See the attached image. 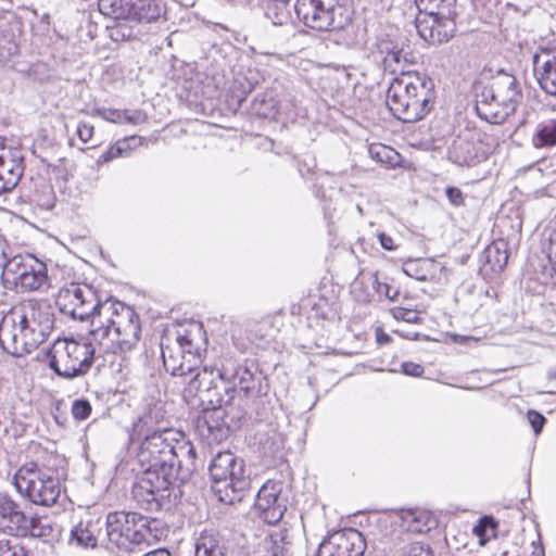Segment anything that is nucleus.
<instances>
[{
  "label": "nucleus",
  "instance_id": "obj_1",
  "mask_svg": "<svg viewBox=\"0 0 556 556\" xmlns=\"http://www.w3.org/2000/svg\"><path fill=\"white\" fill-rule=\"evenodd\" d=\"M162 418L161 409L151 407L132 424L129 434L130 443L138 445L136 459L142 469L132 485V498L148 511L170 504L178 479L175 440L181 431L159 427Z\"/></svg>",
  "mask_w": 556,
  "mask_h": 556
},
{
  "label": "nucleus",
  "instance_id": "obj_2",
  "mask_svg": "<svg viewBox=\"0 0 556 556\" xmlns=\"http://www.w3.org/2000/svg\"><path fill=\"white\" fill-rule=\"evenodd\" d=\"M56 304L64 315L74 319H90V337L103 353L126 352L140 340L138 314L127 304L108 299L100 302L92 287L71 283L60 290Z\"/></svg>",
  "mask_w": 556,
  "mask_h": 556
},
{
  "label": "nucleus",
  "instance_id": "obj_3",
  "mask_svg": "<svg viewBox=\"0 0 556 556\" xmlns=\"http://www.w3.org/2000/svg\"><path fill=\"white\" fill-rule=\"evenodd\" d=\"M54 315L46 303L29 301L0 323V346L15 357L31 353L51 334Z\"/></svg>",
  "mask_w": 556,
  "mask_h": 556
},
{
  "label": "nucleus",
  "instance_id": "obj_4",
  "mask_svg": "<svg viewBox=\"0 0 556 556\" xmlns=\"http://www.w3.org/2000/svg\"><path fill=\"white\" fill-rule=\"evenodd\" d=\"M476 112L491 124H501L515 113L522 93L517 78L508 73H500L473 86Z\"/></svg>",
  "mask_w": 556,
  "mask_h": 556
},
{
  "label": "nucleus",
  "instance_id": "obj_5",
  "mask_svg": "<svg viewBox=\"0 0 556 556\" xmlns=\"http://www.w3.org/2000/svg\"><path fill=\"white\" fill-rule=\"evenodd\" d=\"M432 88L431 79L407 70V74L392 80L387 91V105L402 122H417L431 109Z\"/></svg>",
  "mask_w": 556,
  "mask_h": 556
},
{
  "label": "nucleus",
  "instance_id": "obj_6",
  "mask_svg": "<svg viewBox=\"0 0 556 556\" xmlns=\"http://www.w3.org/2000/svg\"><path fill=\"white\" fill-rule=\"evenodd\" d=\"M164 536L162 522L134 511H112L105 520L104 538L118 549L132 551L156 544Z\"/></svg>",
  "mask_w": 556,
  "mask_h": 556
},
{
  "label": "nucleus",
  "instance_id": "obj_7",
  "mask_svg": "<svg viewBox=\"0 0 556 556\" xmlns=\"http://www.w3.org/2000/svg\"><path fill=\"white\" fill-rule=\"evenodd\" d=\"M13 484L22 497L45 507L56 504L64 491L58 472L37 462L22 465L13 476Z\"/></svg>",
  "mask_w": 556,
  "mask_h": 556
},
{
  "label": "nucleus",
  "instance_id": "obj_8",
  "mask_svg": "<svg viewBox=\"0 0 556 556\" xmlns=\"http://www.w3.org/2000/svg\"><path fill=\"white\" fill-rule=\"evenodd\" d=\"M99 344L89 336L80 341L75 339H58L51 351L49 366L60 377L73 379L86 375L93 362Z\"/></svg>",
  "mask_w": 556,
  "mask_h": 556
},
{
  "label": "nucleus",
  "instance_id": "obj_9",
  "mask_svg": "<svg viewBox=\"0 0 556 556\" xmlns=\"http://www.w3.org/2000/svg\"><path fill=\"white\" fill-rule=\"evenodd\" d=\"M210 476L213 490L222 502L232 503L237 494L244 491L250 481L245 477L244 462L230 451L217 453L212 459Z\"/></svg>",
  "mask_w": 556,
  "mask_h": 556
},
{
  "label": "nucleus",
  "instance_id": "obj_10",
  "mask_svg": "<svg viewBox=\"0 0 556 556\" xmlns=\"http://www.w3.org/2000/svg\"><path fill=\"white\" fill-rule=\"evenodd\" d=\"M5 287L17 292L45 290L49 287L47 265L31 254H16L9 258L1 273Z\"/></svg>",
  "mask_w": 556,
  "mask_h": 556
},
{
  "label": "nucleus",
  "instance_id": "obj_11",
  "mask_svg": "<svg viewBox=\"0 0 556 556\" xmlns=\"http://www.w3.org/2000/svg\"><path fill=\"white\" fill-rule=\"evenodd\" d=\"M294 12L306 27L318 31L339 30L350 23L340 0H296Z\"/></svg>",
  "mask_w": 556,
  "mask_h": 556
},
{
  "label": "nucleus",
  "instance_id": "obj_12",
  "mask_svg": "<svg viewBox=\"0 0 556 556\" xmlns=\"http://www.w3.org/2000/svg\"><path fill=\"white\" fill-rule=\"evenodd\" d=\"M216 375L219 380L227 382L228 388H236L237 394L242 392L247 399L261 397L268 390L266 378L253 363L242 365L230 353L220 356Z\"/></svg>",
  "mask_w": 556,
  "mask_h": 556
},
{
  "label": "nucleus",
  "instance_id": "obj_13",
  "mask_svg": "<svg viewBox=\"0 0 556 556\" xmlns=\"http://www.w3.org/2000/svg\"><path fill=\"white\" fill-rule=\"evenodd\" d=\"M130 4L131 0H98L99 12L113 20L106 29L115 42L137 39L141 34L139 28L129 24Z\"/></svg>",
  "mask_w": 556,
  "mask_h": 556
},
{
  "label": "nucleus",
  "instance_id": "obj_14",
  "mask_svg": "<svg viewBox=\"0 0 556 556\" xmlns=\"http://www.w3.org/2000/svg\"><path fill=\"white\" fill-rule=\"evenodd\" d=\"M282 489V482L269 480L256 494L255 509L260 518L268 525L278 523L287 510V500L281 496Z\"/></svg>",
  "mask_w": 556,
  "mask_h": 556
},
{
  "label": "nucleus",
  "instance_id": "obj_15",
  "mask_svg": "<svg viewBox=\"0 0 556 556\" xmlns=\"http://www.w3.org/2000/svg\"><path fill=\"white\" fill-rule=\"evenodd\" d=\"M366 543L363 534L355 529L337 531L320 544L317 556H363Z\"/></svg>",
  "mask_w": 556,
  "mask_h": 556
},
{
  "label": "nucleus",
  "instance_id": "obj_16",
  "mask_svg": "<svg viewBox=\"0 0 556 556\" xmlns=\"http://www.w3.org/2000/svg\"><path fill=\"white\" fill-rule=\"evenodd\" d=\"M194 429L198 435L208 444L223 441L231 430V424L227 420V408L202 409L194 420Z\"/></svg>",
  "mask_w": 556,
  "mask_h": 556
},
{
  "label": "nucleus",
  "instance_id": "obj_17",
  "mask_svg": "<svg viewBox=\"0 0 556 556\" xmlns=\"http://www.w3.org/2000/svg\"><path fill=\"white\" fill-rule=\"evenodd\" d=\"M415 27L420 38L431 45L447 42L452 37V8L444 5L434 15L417 16Z\"/></svg>",
  "mask_w": 556,
  "mask_h": 556
},
{
  "label": "nucleus",
  "instance_id": "obj_18",
  "mask_svg": "<svg viewBox=\"0 0 556 556\" xmlns=\"http://www.w3.org/2000/svg\"><path fill=\"white\" fill-rule=\"evenodd\" d=\"M494 140L481 130H472L457 146V162L465 165H475L485 161L491 154Z\"/></svg>",
  "mask_w": 556,
  "mask_h": 556
},
{
  "label": "nucleus",
  "instance_id": "obj_19",
  "mask_svg": "<svg viewBox=\"0 0 556 556\" xmlns=\"http://www.w3.org/2000/svg\"><path fill=\"white\" fill-rule=\"evenodd\" d=\"M24 156L20 149H2L0 152V194L14 189L24 173Z\"/></svg>",
  "mask_w": 556,
  "mask_h": 556
},
{
  "label": "nucleus",
  "instance_id": "obj_20",
  "mask_svg": "<svg viewBox=\"0 0 556 556\" xmlns=\"http://www.w3.org/2000/svg\"><path fill=\"white\" fill-rule=\"evenodd\" d=\"M535 73L540 87L547 94L556 96V47L541 48L534 56Z\"/></svg>",
  "mask_w": 556,
  "mask_h": 556
},
{
  "label": "nucleus",
  "instance_id": "obj_21",
  "mask_svg": "<svg viewBox=\"0 0 556 556\" xmlns=\"http://www.w3.org/2000/svg\"><path fill=\"white\" fill-rule=\"evenodd\" d=\"M401 528L413 534L429 532L437 527L435 516L425 508L402 509L400 513Z\"/></svg>",
  "mask_w": 556,
  "mask_h": 556
},
{
  "label": "nucleus",
  "instance_id": "obj_22",
  "mask_svg": "<svg viewBox=\"0 0 556 556\" xmlns=\"http://www.w3.org/2000/svg\"><path fill=\"white\" fill-rule=\"evenodd\" d=\"M166 13L162 0H131L129 24L138 28L139 24L159 22Z\"/></svg>",
  "mask_w": 556,
  "mask_h": 556
},
{
  "label": "nucleus",
  "instance_id": "obj_23",
  "mask_svg": "<svg viewBox=\"0 0 556 556\" xmlns=\"http://www.w3.org/2000/svg\"><path fill=\"white\" fill-rule=\"evenodd\" d=\"M27 515L9 494L0 492V527L16 535Z\"/></svg>",
  "mask_w": 556,
  "mask_h": 556
},
{
  "label": "nucleus",
  "instance_id": "obj_24",
  "mask_svg": "<svg viewBox=\"0 0 556 556\" xmlns=\"http://www.w3.org/2000/svg\"><path fill=\"white\" fill-rule=\"evenodd\" d=\"M217 367H219V363L211 368L204 366L188 381L184 390V399L189 405L194 407L197 404V396L201 395L202 391L211 390V388L217 383Z\"/></svg>",
  "mask_w": 556,
  "mask_h": 556
},
{
  "label": "nucleus",
  "instance_id": "obj_25",
  "mask_svg": "<svg viewBox=\"0 0 556 556\" xmlns=\"http://www.w3.org/2000/svg\"><path fill=\"white\" fill-rule=\"evenodd\" d=\"M175 454L177 455V468L179 469L177 480L185 482L197 469V453L192 443L186 439L184 432H181V438H176L175 440Z\"/></svg>",
  "mask_w": 556,
  "mask_h": 556
},
{
  "label": "nucleus",
  "instance_id": "obj_26",
  "mask_svg": "<svg viewBox=\"0 0 556 556\" xmlns=\"http://www.w3.org/2000/svg\"><path fill=\"white\" fill-rule=\"evenodd\" d=\"M265 77L263 72L256 67H247L237 74L235 79V96L237 98L238 105L245 100L247 96L251 93L256 86L264 81Z\"/></svg>",
  "mask_w": 556,
  "mask_h": 556
},
{
  "label": "nucleus",
  "instance_id": "obj_27",
  "mask_svg": "<svg viewBox=\"0 0 556 556\" xmlns=\"http://www.w3.org/2000/svg\"><path fill=\"white\" fill-rule=\"evenodd\" d=\"M195 556H227L223 538L214 530H204L195 541Z\"/></svg>",
  "mask_w": 556,
  "mask_h": 556
},
{
  "label": "nucleus",
  "instance_id": "obj_28",
  "mask_svg": "<svg viewBox=\"0 0 556 556\" xmlns=\"http://www.w3.org/2000/svg\"><path fill=\"white\" fill-rule=\"evenodd\" d=\"M380 53L384 54V67L391 72H400L401 75L407 74L406 65L409 63L408 54L397 45L389 41H381L378 46Z\"/></svg>",
  "mask_w": 556,
  "mask_h": 556
},
{
  "label": "nucleus",
  "instance_id": "obj_29",
  "mask_svg": "<svg viewBox=\"0 0 556 556\" xmlns=\"http://www.w3.org/2000/svg\"><path fill=\"white\" fill-rule=\"evenodd\" d=\"M101 536H104L99 521L79 522L71 533V540L84 547H96Z\"/></svg>",
  "mask_w": 556,
  "mask_h": 556
},
{
  "label": "nucleus",
  "instance_id": "obj_30",
  "mask_svg": "<svg viewBox=\"0 0 556 556\" xmlns=\"http://www.w3.org/2000/svg\"><path fill=\"white\" fill-rule=\"evenodd\" d=\"M53 528L46 519L34 515L26 517L22 529L18 530L15 536L46 539L51 536Z\"/></svg>",
  "mask_w": 556,
  "mask_h": 556
},
{
  "label": "nucleus",
  "instance_id": "obj_31",
  "mask_svg": "<svg viewBox=\"0 0 556 556\" xmlns=\"http://www.w3.org/2000/svg\"><path fill=\"white\" fill-rule=\"evenodd\" d=\"M224 392L227 400L224 403V408H227V420L231 424V430L240 426L241 421L247 415V403H236L237 389L224 387Z\"/></svg>",
  "mask_w": 556,
  "mask_h": 556
},
{
  "label": "nucleus",
  "instance_id": "obj_32",
  "mask_svg": "<svg viewBox=\"0 0 556 556\" xmlns=\"http://www.w3.org/2000/svg\"><path fill=\"white\" fill-rule=\"evenodd\" d=\"M224 387H228L227 382L218 379V382L211 388V390L202 391V394L197 396L195 406L204 408L208 407H224L227 396L224 392Z\"/></svg>",
  "mask_w": 556,
  "mask_h": 556
},
{
  "label": "nucleus",
  "instance_id": "obj_33",
  "mask_svg": "<svg viewBox=\"0 0 556 556\" xmlns=\"http://www.w3.org/2000/svg\"><path fill=\"white\" fill-rule=\"evenodd\" d=\"M532 143L535 148L556 146V119L540 123L532 137Z\"/></svg>",
  "mask_w": 556,
  "mask_h": 556
},
{
  "label": "nucleus",
  "instance_id": "obj_34",
  "mask_svg": "<svg viewBox=\"0 0 556 556\" xmlns=\"http://www.w3.org/2000/svg\"><path fill=\"white\" fill-rule=\"evenodd\" d=\"M252 110L263 118H275L280 114L278 101L268 93L258 94L252 102Z\"/></svg>",
  "mask_w": 556,
  "mask_h": 556
},
{
  "label": "nucleus",
  "instance_id": "obj_35",
  "mask_svg": "<svg viewBox=\"0 0 556 556\" xmlns=\"http://www.w3.org/2000/svg\"><path fill=\"white\" fill-rule=\"evenodd\" d=\"M498 522L492 516H483L472 528V533L478 538L480 546H484L497 535Z\"/></svg>",
  "mask_w": 556,
  "mask_h": 556
},
{
  "label": "nucleus",
  "instance_id": "obj_36",
  "mask_svg": "<svg viewBox=\"0 0 556 556\" xmlns=\"http://www.w3.org/2000/svg\"><path fill=\"white\" fill-rule=\"evenodd\" d=\"M201 364V355L187 356L184 364L177 365L175 358L169 356L166 362V371L173 376H186L197 370Z\"/></svg>",
  "mask_w": 556,
  "mask_h": 556
},
{
  "label": "nucleus",
  "instance_id": "obj_37",
  "mask_svg": "<svg viewBox=\"0 0 556 556\" xmlns=\"http://www.w3.org/2000/svg\"><path fill=\"white\" fill-rule=\"evenodd\" d=\"M135 137L125 138L123 140L116 141L114 144L110 146L97 160V165H103L108 162L113 161L119 156L128 155L130 151L129 140H135Z\"/></svg>",
  "mask_w": 556,
  "mask_h": 556
},
{
  "label": "nucleus",
  "instance_id": "obj_38",
  "mask_svg": "<svg viewBox=\"0 0 556 556\" xmlns=\"http://www.w3.org/2000/svg\"><path fill=\"white\" fill-rule=\"evenodd\" d=\"M486 264L493 273H502L507 266L509 255L506 250H502L496 245L486 249Z\"/></svg>",
  "mask_w": 556,
  "mask_h": 556
},
{
  "label": "nucleus",
  "instance_id": "obj_39",
  "mask_svg": "<svg viewBox=\"0 0 556 556\" xmlns=\"http://www.w3.org/2000/svg\"><path fill=\"white\" fill-rule=\"evenodd\" d=\"M173 348L182 355H186V357L200 355V348L198 344H194V338L191 331L178 334L176 338V344Z\"/></svg>",
  "mask_w": 556,
  "mask_h": 556
},
{
  "label": "nucleus",
  "instance_id": "obj_40",
  "mask_svg": "<svg viewBox=\"0 0 556 556\" xmlns=\"http://www.w3.org/2000/svg\"><path fill=\"white\" fill-rule=\"evenodd\" d=\"M266 549L267 556H289L290 543L286 542L281 534L270 535Z\"/></svg>",
  "mask_w": 556,
  "mask_h": 556
},
{
  "label": "nucleus",
  "instance_id": "obj_41",
  "mask_svg": "<svg viewBox=\"0 0 556 556\" xmlns=\"http://www.w3.org/2000/svg\"><path fill=\"white\" fill-rule=\"evenodd\" d=\"M265 15L274 25H283L288 21L289 12L287 5H278V2L268 1Z\"/></svg>",
  "mask_w": 556,
  "mask_h": 556
},
{
  "label": "nucleus",
  "instance_id": "obj_42",
  "mask_svg": "<svg viewBox=\"0 0 556 556\" xmlns=\"http://www.w3.org/2000/svg\"><path fill=\"white\" fill-rule=\"evenodd\" d=\"M424 265H427V261H408L404 263L403 271L416 280L425 281L428 278V271L424 268Z\"/></svg>",
  "mask_w": 556,
  "mask_h": 556
},
{
  "label": "nucleus",
  "instance_id": "obj_43",
  "mask_svg": "<svg viewBox=\"0 0 556 556\" xmlns=\"http://www.w3.org/2000/svg\"><path fill=\"white\" fill-rule=\"evenodd\" d=\"M416 7L424 16L434 15L441 11L444 5L452 8L450 0H415Z\"/></svg>",
  "mask_w": 556,
  "mask_h": 556
},
{
  "label": "nucleus",
  "instance_id": "obj_44",
  "mask_svg": "<svg viewBox=\"0 0 556 556\" xmlns=\"http://www.w3.org/2000/svg\"><path fill=\"white\" fill-rule=\"evenodd\" d=\"M91 414V405L88 400H75L72 405V415L76 420H85Z\"/></svg>",
  "mask_w": 556,
  "mask_h": 556
},
{
  "label": "nucleus",
  "instance_id": "obj_45",
  "mask_svg": "<svg viewBox=\"0 0 556 556\" xmlns=\"http://www.w3.org/2000/svg\"><path fill=\"white\" fill-rule=\"evenodd\" d=\"M401 556H433V554L428 545L415 542L404 546Z\"/></svg>",
  "mask_w": 556,
  "mask_h": 556
},
{
  "label": "nucleus",
  "instance_id": "obj_46",
  "mask_svg": "<svg viewBox=\"0 0 556 556\" xmlns=\"http://www.w3.org/2000/svg\"><path fill=\"white\" fill-rule=\"evenodd\" d=\"M372 288L380 296H384L389 300H393L397 295V291L393 290L390 285L379 280L377 273L372 276Z\"/></svg>",
  "mask_w": 556,
  "mask_h": 556
},
{
  "label": "nucleus",
  "instance_id": "obj_47",
  "mask_svg": "<svg viewBox=\"0 0 556 556\" xmlns=\"http://www.w3.org/2000/svg\"><path fill=\"white\" fill-rule=\"evenodd\" d=\"M94 114L97 116H100L104 121L122 125L123 110L109 109V108H98V109L94 110Z\"/></svg>",
  "mask_w": 556,
  "mask_h": 556
},
{
  "label": "nucleus",
  "instance_id": "obj_48",
  "mask_svg": "<svg viewBox=\"0 0 556 556\" xmlns=\"http://www.w3.org/2000/svg\"><path fill=\"white\" fill-rule=\"evenodd\" d=\"M122 125H140L147 121V114L140 110H123Z\"/></svg>",
  "mask_w": 556,
  "mask_h": 556
},
{
  "label": "nucleus",
  "instance_id": "obj_49",
  "mask_svg": "<svg viewBox=\"0 0 556 556\" xmlns=\"http://www.w3.org/2000/svg\"><path fill=\"white\" fill-rule=\"evenodd\" d=\"M24 548L17 543H13L8 539H0V556H16L24 553Z\"/></svg>",
  "mask_w": 556,
  "mask_h": 556
},
{
  "label": "nucleus",
  "instance_id": "obj_50",
  "mask_svg": "<svg viewBox=\"0 0 556 556\" xmlns=\"http://www.w3.org/2000/svg\"><path fill=\"white\" fill-rule=\"evenodd\" d=\"M527 418H528V421L530 422L533 431L536 434H539L542 431V429L546 422V418L541 413H539L534 409L528 410Z\"/></svg>",
  "mask_w": 556,
  "mask_h": 556
},
{
  "label": "nucleus",
  "instance_id": "obj_51",
  "mask_svg": "<svg viewBox=\"0 0 556 556\" xmlns=\"http://www.w3.org/2000/svg\"><path fill=\"white\" fill-rule=\"evenodd\" d=\"M161 352H162V358H163V364H164V367L166 368V362H167V358L169 356H172L173 358L176 359L177 362V365L179 364H184L185 363V359H186V355H182L180 352H178L177 350H175L173 346L170 345H164L163 343L161 344Z\"/></svg>",
  "mask_w": 556,
  "mask_h": 556
},
{
  "label": "nucleus",
  "instance_id": "obj_52",
  "mask_svg": "<svg viewBox=\"0 0 556 556\" xmlns=\"http://www.w3.org/2000/svg\"><path fill=\"white\" fill-rule=\"evenodd\" d=\"M396 319H402L406 323L416 324L420 321V316L417 311L400 307L394 312Z\"/></svg>",
  "mask_w": 556,
  "mask_h": 556
},
{
  "label": "nucleus",
  "instance_id": "obj_53",
  "mask_svg": "<svg viewBox=\"0 0 556 556\" xmlns=\"http://www.w3.org/2000/svg\"><path fill=\"white\" fill-rule=\"evenodd\" d=\"M369 152L374 159H377L379 162H384L386 159H390V154L394 153V151L387 146H372L369 149Z\"/></svg>",
  "mask_w": 556,
  "mask_h": 556
},
{
  "label": "nucleus",
  "instance_id": "obj_54",
  "mask_svg": "<svg viewBox=\"0 0 556 556\" xmlns=\"http://www.w3.org/2000/svg\"><path fill=\"white\" fill-rule=\"evenodd\" d=\"M402 371L406 376L410 377H421L425 369L420 364L413 362H404L401 365Z\"/></svg>",
  "mask_w": 556,
  "mask_h": 556
},
{
  "label": "nucleus",
  "instance_id": "obj_55",
  "mask_svg": "<svg viewBox=\"0 0 556 556\" xmlns=\"http://www.w3.org/2000/svg\"><path fill=\"white\" fill-rule=\"evenodd\" d=\"M277 101L280 114L289 115L296 106V100L290 93H288L283 99Z\"/></svg>",
  "mask_w": 556,
  "mask_h": 556
},
{
  "label": "nucleus",
  "instance_id": "obj_56",
  "mask_svg": "<svg viewBox=\"0 0 556 556\" xmlns=\"http://www.w3.org/2000/svg\"><path fill=\"white\" fill-rule=\"evenodd\" d=\"M77 136L83 142H88L93 136V126L86 122H80L77 126Z\"/></svg>",
  "mask_w": 556,
  "mask_h": 556
},
{
  "label": "nucleus",
  "instance_id": "obj_57",
  "mask_svg": "<svg viewBox=\"0 0 556 556\" xmlns=\"http://www.w3.org/2000/svg\"><path fill=\"white\" fill-rule=\"evenodd\" d=\"M377 237L380 242V245L384 250L394 251L396 249L393 238L387 235L386 232H379Z\"/></svg>",
  "mask_w": 556,
  "mask_h": 556
},
{
  "label": "nucleus",
  "instance_id": "obj_58",
  "mask_svg": "<svg viewBox=\"0 0 556 556\" xmlns=\"http://www.w3.org/2000/svg\"><path fill=\"white\" fill-rule=\"evenodd\" d=\"M7 248H8L7 241L3 239V237L0 236V267L2 269L8 264L9 258H10L5 252Z\"/></svg>",
  "mask_w": 556,
  "mask_h": 556
},
{
  "label": "nucleus",
  "instance_id": "obj_59",
  "mask_svg": "<svg viewBox=\"0 0 556 556\" xmlns=\"http://www.w3.org/2000/svg\"><path fill=\"white\" fill-rule=\"evenodd\" d=\"M299 173L301 177L308 178V176L313 173L312 167L306 164H300L299 165Z\"/></svg>",
  "mask_w": 556,
  "mask_h": 556
},
{
  "label": "nucleus",
  "instance_id": "obj_60",
  "mask_svg": "<svg viewBox=\"0 0 556 556\" xmlns=\"http://www.w3.org/2000/svg\"><path fill=\"white\" fill-rule=\"evenodd\" d=\"M143 556H172L170 553L165 548H156L154 551H151Z\"/></svg>",
  "mask_w": 556,
  "mask_h": 556
},
{
  "label": "nucleus",
  "instance_id": "obj_61",
  "mask_svg": "<svg viewBox=\"0 0 556 556\" xmlns=\"http://www.w3.org/2000/svg\"><path fill=\"white\" fill-rule=\"evenodd\" d=\"M390 339H391L390 336L384 333V332H378L377 333V341L380 344L388 343L390 341Z\"/></svg>",
  "mask_w": 556,
  "mask_h": 556
},
{
  "label": "nucleus",
  "instance_id": "obj_62",
  "mask_svg": "<svg viewBox=\"0 0 556 556\" xmlns=\"http://www.w3.org/2000/svg\"><path fill=\"white\" fill-rule=\"evenodd\" d=\"M463 201V197H462V193L458 189L454 188V200H453V203L454 204H459L462 203Z\"/></svg>",
  "mask_w": 556,
  "mask_h": 556
},
{
  "label": "nucleus",
  "instance_id": "obj_63",
  "mask_svg": "<svg viewBox=\"0 0 556 556\" xmlns=\"http://www.w3.org/2000/svg\"><path fill=\"white\" fill-rule=\"evenodd\" d=\"M445 195L448 199V201L452 202V186H446Z\"/></svg>",
  "mask_w": 556,
  "mask_h": 556
},
{
  "label": "nucleus",
  "instance_id": "obj_64",
  "mask_svg": "<svg viewBox=\"0 0 556 556\" xmlns=\"http://www.w3.org/2000/svg\"><path fill=\"white\" fill-rule=\"evenodd\" d=\"M269 2H278V5H287L290 0H268Z\"/></svg>",
  "mask_w": 556,
  "mask_h": 556
}]
</instances>
